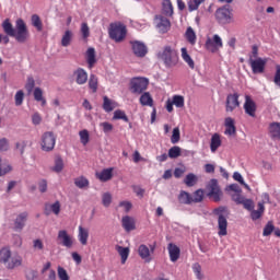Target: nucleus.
<instances>
[{"label":"nucleus","instance_id":"nucleus-1","mask_svg":"<svg viewBox=\"0 0 280 280\" xmlns=\"http://www.w3.org/2000/svg\"><path fill=\"white\" fill-rule=\"evenodd\" d=\"M2 30L4 34H7L2 35V40L4 45H8V43H10V37L15 38L18 43H27V40L30 39V30H27V24H25V21L23 19H18L15 21V28L12 25V22H10V19H5L2 22Z\"/></svg>","mask_w":280,"mask_h":280},{"label":"nucleus","instance_id":"nucleus-2","mask_svg":"<svg viewBox=\"0 0 280 280\" xmlns=\"http://www.w3.org/2000/svg\"><path fill=\"white\" fill-rule=\"evenodd\" d=\"M158 56L168 69L178 65V51L172 48V46H164Z\"/></svg>","mask_w":280,"mask_h":280},{"label":"nucleus","instance_id":"nucleus-3","mask_svg":"<svg viewBox=\"0 0 280 280\" xmlns=\"http://www.w3.org/2000/svg\"><path fill=\"white\" fill-rule=\"evenodd\" d=\"M225 208L224 207H219L213 210V214L217 215V221H218V235L220 237H224L229 235V220L226 219V215H224Z\"/></svg>","mask_w":280,"mask_h":280},{"label":"nucleus","instance_id":"nucleus-4","mask_svg":"<svg viewBox=\"0 0 280 280\" xmlns=\"http://www.w3.org/2000/svg\"><path fill=\"white\" fill-rule=\"evenodd\" d=\"M148 84H150V81L145 78H133L130 81V92L133 93V95H141L143 91L148 90Z\"/></svg>","mask_w":280,"mask_h":280},{"label":"nucleus","instance_id":"nucleus-5","mask_svg":"<svg viewBox=\"0 0 280 280\" xmlns=\"http://www.w3.org/2000/svg\"><path fill=\"white\" fill-rule=\"evenodd\" d=\"M215 19L219 23L223 25H228L229 23H233V13L231 12V8L229 5H223L215 11Z\"/></svg>","mask_w":280,"mask_h":280},{"label":"nucleus","instance_id":"nucleus-6","mask_svg":"<svg viewBox=\"0 0 280 280\" xmlns=\"http://www.w3.org/2000/svg\"><path fill=\"white\" fill-rule=\"evenodd\" d=\"M109 37L116 43H121L126 38V25L121 23L110 24Z\"/></svg>","mask_w":280,"mask_h":280},{"label":"nucleus","instance_id":"nucleus-7","mask_svg":"<svg viewBox=\"0 0 280 280\" xmlns=\"http://www.w3.org/2000/svg\"><path fill=\"white\" fill-rule=\"evenodd\" d=\"M208 198H213L214 202L222 200V189L218 184V179H211L207 185Z\"/></svg>","mask_w":280,"mask_h":280},{"label":"nucleus","instance_id":"nucleus-8","mask_svg":"<svg viewBox=\"0 0 280 280\" xmlns=\"http://www.w3.org/2000/svg\"><path fill=\"white\" fill-rule=\"evenodd\" d=\"M56 148V136L51 131H46L42 136V150L44 152H51Z\"/></svg>","mask_w":280,"mask_h":280},{"label":"nucleus","instance_id":"nucleus-9","mask_svg":"<svg viewBox=\"0 0 280 280\" xmlns=\"http://www.w3.org/2000/svg\"><path fill=\"white\" fill-rule=\"evenodd\" d=\"M222 37L220 35L215 34L212 37H207L206 39V49L208 51H211V54H215L222 49Z\"/></svg>","mask_w":280,"mask_h":280},{"label":"nucleus","instance_id":"nucleus-10","mask_svg":"<svg viewBox=\"0 0 280 280\" xmlns=\"http://www.w3.org/2000/svg\"><path fill=\"white\" fill-rule=\"evenodd\" d=\"M248 63L252 68L254 74L264 73L266 71V65L268 63V59L266 58H249Z\"/></svg>","mask_w":280,"mask_h":280},{"label":"nucleus","instance_id":"nucleus-11","mask_svg":"<svg viewBox=\"0 0 280 280\" xmlns=\"http://www.w3.org/2000/svg\"><path fill=\"white\" fill-rule=\"evenodd\" d=\"M130 45L136 58H145L148 56V46L143 42L131 40Z\"/></svg>","mask_w":280,"mask_h":280},{"label":"nucleus","instance_id":"nucleus-12","mask_svg":"<svg viewBox=\"0 0 280 280\" xmlns=\"http://www.w3.org/2000/svg\"><path fill=\"white\" fill-rule=\"evenodd\" d=\"M238 106H240V94L237 93L229 94L226 96V102H225L226 113H233L235 108H238Z\"/></svg>","mask_w":280,"mask_h":280},{"label":"nucleus","instance_id":"nucleus-13","mask_svg":"<svg viewBox=\"0 0 280 280\" xmlns=\"http://www.w3.org/2000/svg\"><path fill=\"white\" fill-rule=\"evenodd\" d=\"M155 25L161 34H167L170 27H172V23L163 15L155 16Z\"/></svg>","mask_w":280,"mask_h":280},{"label":"nucleus","instance_id":"nucleus-14","mask_svg":"<svg viewBox=\"0 0 280 280\" xmlns=\"http://www.w3.org/2000/svg\"><path fill=\"white\" fill-rule=\"evenodd\" d=\"M57 240L61 246H65L66 248H72L73 247V236L69 235L67 230H61L58 232Z\"/></svg>","mask_w":280,"mask_h":280},{"label":"nucleus","instance_id":"nucleus-15","mask_svg":"<svg viewBox=\"0 0 280 280\" xmlns=\"http://www.w3.org/2000/svg\"><path fill=\"white\" fill-rule=\"evenodd\" d=\"M243 108L249 117H256L257 115V104L253 98L248 95L245 96V103L243 105Z\"/></svg>","mask_w":280,"mask_h":280},{"label":"nucleus","instance_id":"nucleus-16","mask_svg":"<svg viewBox=\"0 0 280 280\" xmlns=\"http://www.w3.org/2000/svg\"><path fill=\"white\" fill-rule=\"evenodd\" d=\"M150 248H151V250H150ZM151 253H154L153 245H150V247H149V246L142 244L138 247L139 257H141V259L145 260L147 264H150V261H152Z\"/></svg>","mask_w":280,"mask_h":280},{"label":"nucleus","instance_id":"nucleus-17","mask_svg":"<svg viewBox=\"0 0 280 280\" xmlns=\"http://www.w3.org/2000/svg\"><path fill=\"white\" fill-rule=\"evenodd\" d=\"M27 218H30V213H27L26 211L18 214L14 220V231L21 232L23 229H25Z\"/></svg>","mask_w":280,"mask_h":280},{"label":"nucleus","instance_id":"nucleus-18","mask_svg":"<svg viewBox=\"0 0 280 280\" xmlns=\"http://www.w3.org/2000/svg\"><path fill=\"white\" fill-rule=\"evenodd\" d=\"M225 131L224 135H228V137H235L237 135V128L235 127V119L231 117H226L224 121Z\"/></svg>","mask_w":280,"mask_h":280},{"label":"nucleus","instance_id":"nucleus-19","mask_svg":"<svg viewBox=\"0 0 280 280\" xmlns=\"http://www.w3.org/2000/svg\"><path fill=\"white\" fill-rule=\"evenodd\" d=\"M73 78L77 82V84H86V82L89 81V73L85 72L84 69L82 68H78L74 72H73Z\"/></svg>","mask_w":280,"mask_h":280},{"label":"nucleus","instance_id":"nucleus-20","mask_svg":"<svg viewBox=\"0 0 280 280\" xmlns=\"http://www.w3.org/2000/svg\"><path fill=\"white\" fill-rule=\"evenodd\" d=\"M170 259L173 262L178 261L180 259V248L176 246L174 243H170L167 246Z\"/></svg>","mask_w":280,"mask_h":280},{"label":"nucleus","instance_id":"nucleus-21","mask_svg":"<svg viewBox=\"0 0 280 280\" xmlns=\"http://www.w3.org/2000/svg\"><path fill=\"white\" fill-rule=\"evenodd\" d=\"M268 133L273 141H280V122H271L268 128Z\"/></svg>","mask_w":280,"mask_h":280},{"label":"nucleus","instance_id":"nucleus-22","mask_svg":"<svg viewBox=\"0 0 280 280\" xmlns=\"http://www.w3.org/2000/svg\"><path fill=\"white\" fill-rule=\"evenodd\" d=\"M45 213L46 215H50V213H54L55 215H60V201H55L54 203H46Z\"/></svg>","mask_w":280,"mask_h":280},{"label":"nucleus","instance_id":"nucleus-23","mask_svg":"<svg viewBox=\"0 0 280 280\" xmlns=\"http://www.w3.org/2000/svg\"><path fill=\"white\" fill-rule=\"evenodd\" d=\"M122 228L127 233H130V231H135L136 225H135V218L126 215L121 220Z\"/></svg>","mask_w":280,"mask_h":280},{"label":"nucleus","instance_id":"nucleus-24","mask_svg":"<svg viewBox=\"0 0 280 280\" xmlns=\"http://www.w3.org/2000/svg\"><path fill=\"white\" fill-rule=\"evenodd\" d=\"M78 240L82 246H86L89 244V229L83 228L82 225L79 226Z\"/></svg>","mask_w":280,"mask_h":280},{"label":"nucleus","instance_id":"nucleus-25","mask_svg":"<svg viewBox=\"0 0 280 280\" xmlns=\"http://www.w3.org/2000/svg\"><path fill=\"white\" fill-rule=\"evenodd\" d=\"M96 178L102 183H106L113 178V168H104L102 172L96 173Z\"/></svg>","mask_w":280,"mask_h":280},{"label":"nucleus","instance_id":"nucleus-26","mask_svg":"<svg viewBox=\"0 0 280 280\" xmlns=\"http://www.w3.org/2000/svg\"><path fill=\"white\" fill-rule=\"evenodd\" d=\"M162 12L165 16L174 15V5H172V0L162 1Z\"/></svg>","mask_w":280,"mask_h":280},{"label":"nucleus","instance_id":"nucleus-27","mask_svg":"<svg viewBox=\"0 0 280 280\" xmlns=\"http://www.w3.org/2000/svg\"><path fill=\"white\" fill-rule=\"evenodd\" d=\"M85 56H86V62L89 65V68L92 69V67L95 66V62H97V59L95 58V48L93 47L88 48Z\"/></svg>","mask_w":280,"mask_h":280},{"label":"nucleus","instance_id":"nucleus-28","mask_svg":"<svg viewBox=\"0 0 280 280\" xmlns=\"http://www.w3.org/2000/svg\"><path fill=\"white\" fill-rule=\"evenodd\" d=\"M222 145V139L220 138V133H214L210 140V150L211 152H218V148Z\"/></svg>","mask_w":280,"mask_h":280},{"label":"nucleus","instance_id":"nucleus-29","mask_svg":"<svg viewBox=\"0 0 280 280\" xmlns=\"http://www.w3.org/2000/svg\"><path fill=\"white\" fill-rule=\"evenodd\" d=\"M116 107L117 103L108 98V96L103 97V109L105 110V113H113V110H115Z\"/></svg>","mask_w":280,"mask_h":280},{"label":"nucleus","instance_id":"nucleus-30","mask_svg":"<svg viewBox=\"0 0 280 280\" xmlns=\"http://www.w3.org/2000/svg\"><path fill=\"white\" fill-rule=\"evenodd\" d=\"M10 259L11 260L7 262V268L9 270H14V268H19V266L23 264V258H21V256H13Z\"/></svg>","mask_w":280,"mask_h":280},{"label":"nucleus","instance_id":"nucleus-31","mask_svg":"<svg viewBox=\"0 0 280 280\" xmlns=\"http://www.w3.org/2000/svg\"><path fill=\"white\" fill-rule=\"evenodd\" d=\"M140 104L141 106H154V100L152 98V95H150V92L141 94Z\"/></svg>","mask_w":280,"mask_h":280},{"label":"nucleus","instance_id":"nucleus-32","mask_svg":"<svg viewBox=\"0 0 280 280\" xmlns=\"http://www.w3.org/2000/svg\"><path fill=\"white\" fill-rule=\"evenodd\" d=\"M10 259H12V252L10 250V247H3L0 249V261L8 265Z\"/></svg>","mask_w":280,"mask_h":280},{"label":"nucleus","instance_id":"nucleus-33","mask_svg":"<svg viewBox=\"0 0 280 280\" xmlns=\"http://www.w3.org/2000/svg\"><path fill=\"white\" fill-rule=\"evenodd\" d=\"M116 250L121 257V264H126L128 256L130 255V248L124 247L121 245H116Z\"/></svg>","mask_w":280,"mask_h":280},{"label":"nucleus","instance_id":"nucleus-34","mask_svg":"<svg viewBox=\"0 0 280 280\" xmlns=\"http://www.w3.org/2000/svg\"><path fill=\"white\" fill-rule=\"evenodd\" d=\"M182 58L185 62H187L188 67H190L191 69H195L196 63L194 62V59H191V56H189V52H187V48H182Z\"/></svg>","mask_w":280,"mask_h":280},{"label":"nucleus","instance_id":"nucleus-35","mask_svg":"<svg viewBox=\"0 0 280 280\" xmlns=\"http://www.w3.org/2000/svg\"><path fill=\"white\" fill-rule=\"evenodd\" d=\"M182 58L185 62H187L188 67H190L191 69H195L196 63L194 62V59H191V56H189V52H187V48H182Z\"/></svg>","mask_w":280,"mask_h":280},{"label":"nucleus","instance_id":"nucleus-36","mask_svg":"<svg viewBox=\"0 0 280 280\" xmlns=\"http://www.w3.org/2000/svg\"><path fill=\"white\" fill-rule=\"evenodd\" d=\"M73 39V32L66 31L61 38V46L62 47H69L71 45V40Z\"/></svg>","mask_w":280,"mask_h":280},{"label":"nucleus","instance_id":"nucleus-37","mask_svg":"<svg viewBox=\"0 0 280 280\" xmlns=\"http://www.w3.org/2000/svg\"><path fill=\"white\" fill-rule=\"evenodd\" d=\"M250 218L252 220H259L261 215L264 214V211H266V208L264 207V203H258V210H250Z\"/></svg>","mask_w":280,"mask_h":280},{"label":"nucleus","instance_id":"nucleus-38","mask_svg":"<svg viewBox=\"0 0 280 280\" xmlns=\"http://www.w3.org/2000/svg\"><path fill=\"white\" fill-rule=\"evenodd\" d=\"M178 200L182 205H192L191 203V194L183 190L179 196H178Z\"/></svg>","mask_w":280,"mask_h":280},{"label":"nucleus","instance_id":"nucleus-39","mask_svg":"<svg viewBox=\"0 0 280 280\" xmlns=\"http://www.w3.org/2000/svg\"><path fill=\"white\" fill-rule=\"evenodd\" d=\"M185 36L190 45H196V32L191 26L186 30Z\"/></svg>","mask_w":280,"mask_h":280},{"label":"nucleus","instance_id":"nucleus-40","mask_svg":"<svg viewBox=\"0 0 280 280\" xmlns=\"http://www.w3.org/2000/svg\"><path fill=\"white\" fill-rule=\"evenodd\" d=\"M74 185L79 189H84L85 187H89V179L86 177H84V176L77 177L74 179Z\"/></svg>","mask_w":280,"mask_h":280},{"label":"nucleus","instance_id":"nucleus-41","mask_svg":"<svg viewBox=\"0 0 280 280\" xmlns=\"http://www.w3.org/2000/svg\"><path fill=\"white\" fill-rule=\"evenodd\" d=\"M31 22L33 27H36L37 32H43V21H40V16L36 14L32 15Z\"/></svg>","mask_w":280,"mask_h":280},{"label":"nucleus","instance_id":"nucleus-42","mask_svg":"<svg viewBox=\"0 0 280 280\" xmlns=\"http://www.w3.org/2000/svg\"><path fill=\"white\" fill-rule=\"evenodd\" d=\"M33 95L36 102H42V106L47 104V101L43 97V90L40 88H35Z\"/></svg>","mask_w":280,"mask_h":280},{"label":"nucleus","instance_id":"nucleus-43","mask_svg":"<svg viewBox=\"0 0 280 280\" xmlns=\"http://www.w3.org/2000/svg\"><path fill=\"white\" fill-rule=\"evenodd\" d=\"M203 198H205V191L202 189H198L191 195V203L202 202Z\"/></svg>","mask_w":280,"mask_h":280},{"label":"nucleus","instance_id":"nucleus-44","mask_svg":"<svg viewBox=\"0 0 280 280\" xmlns=\"http://www.w3.org/2000/svg\"><path fill=\"white\" fill-rule=\"evenodd\" d=\"M205 3V0H189L188 1V10L189 12H194L200 8Z\"/></svg>","mask_w":280,"mask_h":280},{"label":"nucleus","instance_id":"nucleus-45","mask_svg":"<svg viewBox=\"0 0 280 280\" xmlns=\"http://www.w3.org/2000/svg\"><path fill=\"white\" fill-rule=\"evenodd\" d=\"M184 183L185 185H187V187H194V185L198 183V177H196L192 173H189L188 175H186Z\"/></svg>","mask_w":280,"mask_h":280},{"label":"nucleus","instance_id":"nucleus-46","mask_svg":"<svg viewBox=\"0 0 280 280\" xmlns=\"http://www.w3.org/2000/svg\"><path fill=\"white\" fill-rule=\"evenodd\" d=\"M89 89H91L92 93H97V77L95 74L90 75Z\"/></svg>","mask_w":280,"mask_h":280},{"label":"nucleus","instance_id":"nucleus-47","mask_svg":"<svg viewBox=\"0 0 280 280\" xmlns=\"http://www.w3.org/2000/svg\"><path fill=\"white\" fill-rule=\"evenodd\" d=\"M113 119H121L126 124H128L129 119L128 116L126 115V112L117 109L114 112Z\"/></svg>","mask_w":280,"mask_h":280},{"label":"nucleus","instance_id":"nucleus-48","mask_svg":"<svg viewBox=\"0 0 280 280\" xmlns=\"http://www.w3.org/2000/svg\"><path fill=\"white\" fill-rule=\"evenodd\" d=\"M173 105L176 106V108H183L185 106V97L182 95H175L173 96Z\"/></svg>","mask_w":280,"mask_h":280},{"label":"nucleus","instance_id":"nucleus-49","mask_svg":"<svg viewBox=\"0 0 280 280\" xmlns=\"http://www.w3.org/2000/svg\"><path fill=\"white\" fill-rule=\"evenodd\" d=\"M233 178H234V180L240 183V185H243L245 187V189L250 190V186H248V184L244 183V177L242 176V174L240 172H234Z\"/></svg>","mask_w":280,"mask_h":280},{"label":"nucleus","instance_id":"nucleus-50","mask_svg":"<svg viewBox=\"0 0 280 280\" xmlns=\"http://www.w3.org/2000/svg\"><path fill=\"white\" fill-rule=\"evenodd\" d=\"M79 137L82 145H86L89 143V140H90L89 130L86 129L81 130L79 132Z\"/></svg>","mask_w":280,"mask_h":280},{"label":"nucleus","instance_id":"nucleus-51","mask_svg":"<svg viewBox=\"0 0 280 280\" xmlns=\"http://www.w3.org/2000/svg\"><path fill=\"white\" fill-rule=\"evenodd\" d=\"M36 86V81L34 80V77H27L25 89L27 93H32L34 91V88Z\"/></svg>","mask_w":280,"mask_h":280},{"label":"nucleus","instance_id":"nucleus-52","mask_svg":"<svg viewBox=\"0 0 280 280\" xmlns=\"http://www.w3.org/2000/svg\"><path fill=\"white\" fill-rule=\"evenodd\" d=\"M178 156H180V147H172L170 150H168V158L170 159H178Z\"/></svg>","mask_w":280,"mask_h":280},{"label":"nucleus","instance_id":"nucleus-53","mask_svg":"<svg viewBox=\"0 0 280 280\" xmlns=\"http://www.w3.org/2000/svg\"><path fill=\"white\" fill-rule=\"evenodd\" d=\"M23 100H25V93L23 90H19L15 93V106H21L23 104Z\"/></svg>","mask_w":280,"mask_h":280},{"label":"nucleus","instance_id":"nucleus-54","mask_svg":"<svg viewBox=\"0 0 280 280\" xmlns=\"http://www.w3.org/2000/svg\"><path fill=\"white\" fill-rule=\"evenodd\" d=\"M180 141V129L178 127L173 129V135L171 137V142L172 143H178Z\"/></svg>","mask_w":280,"mask_h":280},{"label":"nucleus","instance_id":"nucleus-55","mask_svg":"<svg viewBox=\"0 0 280 280\" xmlns=\"http://www.w3.org/2000/svg\"><path fill=\"white\" fill-rule=\"evenodd\" d=\"M272 231H275V225L272 224V222H268L265 228H264V231H262V235L264 237H268V235H271L272 234Z\"/></svg>","mask_w":280,"mask_h":280},{"label":"nucleus","instance_id":"nucleus-56","mask_svg":"<svg viewBox=\"0 0 280 280\" xmlns=\"http://www.w3.org/2000/svg\"><path fill=\"white\" fill-rule=\"evenodd\" d=\"M10 150V141L7 138L0 139V152H8Z\"/></svg>","mask_w":280,"mask_h":280},{"label":"nucleus","instance_id":"nucleus-57","mask_svg":"<svg viewBox=\"0 0 280 280\" xmlns=\"http://www.w3.org/2000/svg\"><path fill=\"white\" fill-rule=\"evenodd\" d=\"M102 202L105 207H110V202H113V195H110V192L103 194Z\"/></svg>","mask_w":280,"mask_h":280},{"label":"nucleus","instance_id":"nucleus-58","mask_svg":"<svg viewBox=\"0 0 280 280\" xmlns=\"http://www.w3.org/2000/svg\"><path fill=\"white\" fill-rule=\"evenodd\" d=\"M241 205H243L244 209L247 211H253V209H255V202H253L252 199L245 198Z\"/></svg>","mask_w":280,"mask_h":280},{"label":"nucleus","instance_id":"nucleus-59","mask_svg":"<svg viewBox=\"0 0 280 280\" xmlns=\"http://www.w3.org/2000/svg\"><path fill=\"white\" fill-rule=\"evenodd\" d=\"M232 196V200L236 203V205H242L244 202L245 197L242 196V192H234L231 195Z\"/></svg>","mask_w":280,"mask_h":280},{"label":"nucleus","instance_id":"nucleus-60","mask_svg":"<svg viewBox=\"0 0 280 280\" xmlns=\"http://www.w3.org/2000/svg\"><path fill=\"white\" fill-rule=\"evenodd\" d=\"M81 34L83 38H89V36H91V30L89 28V24H81Z\"/></svg>","mask_w":280,"mask_h":280},{"label":"nucleus","instance_id":"nucleus-61","mask_svg":"<svg viewBox=\"0 0 280 280\" xmlns=\"http://www.w3.org/2000/svg\"><path fill=\"white\" fill-rule=\"evenodd\" d=\"M57 272H58V278L60 280H69V273H67V269L62 267H58Z\"/></svg>","mask_w":280,"mask_h":280},{"label":"nucleus","instance_id":"nucleus-62","mask_svg":"<svg viewBox=\"0 0 280 280\" xmlns=\"http://www.w3.org/2000/svg\"><path fill=\"white\" fill-rule=\"evenodd\" d=\"M65 163L62 162V159H57L55 162L54 172L60 173L61 170H63Z\"/></svg>","mask_w":280,"mask_h":280},{"label":"nucleus","instance_id":"nucleus-63","mask_svg":"<svg viewBox=\"0 0 280 280\" xmlns=\"http://www.w3.org/2000/svg\"><path fill=\"white\" fill-rule=\"evenodd\" d=\"M273 82H275V85L279 86V89H280V65L276 66V73H275Z\"/></svg>","mask_w":280,"mask_h":280},{"label":"nucleus","instance_id":"nucleus-64","mask_svg":"<svg viewBox=\"0 0 280 280\" xmlns=\"http://www.w3.org/2000/svg\"><path fill=\"white\" fill-rule=\"evenodd\" d=\"M38 277V273L35 270H28L26 271V279L27 280H34Z\"/></svg>","mask_w":280,"mask_h":280}]
</instances>
